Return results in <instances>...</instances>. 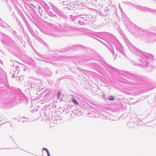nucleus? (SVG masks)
Here are the masks:
<instances>
[{
  "instance_id": "obj_1",
  "label": "nucleus",
  "mask_w": 156,
  "mask_h": 156,
  "mask_svg": "<svg viewBox=\"0 0 156 156\" xmlns=\"http://www.w3.org/2000/svg\"><path fill=\"white\" fill-rule=\"evenodd\" d=\"M108 99L110 101H113L115 100V98L114 96L110 95L108 97Z\"/></svg>"
},
{
  "instance_id": "obj_2",
  "label": "nucleus",
  "mask_w": 156,
  "mask_h": 156,
  "mask_svg": "<svg viewBox=\"0 0 156 156\" xmlns=\"http://www.w3.org/2000/svg\"><path fill=\"white\" fill-rule=\"evenodd\" d=\"M71 100L72 101V102L74 104H75L76 105H78V103L77 101L74 98H72L71 99Z\"/></svg>"
},
{
  "instance_id": "obj_3",
  "label": "nucleus",
  "mask_w": 156,
  "mask_h": 156,
  "mask_svg": "<svg viewBox=\"0 0 156 156\" xmlns=\"http://www.w3.org/2000/svg\"><path fill=\"white\" fill-rule=\"evenodd\" d=\"M43 149L44 150H45V151H46V152H47V155L49 154H50L49 153V152L48 151V150L47 148H43Z\"/></svg>"
},
{
  "instance_id": "obj_4",
  "label": "nucleus",
  "mask_w": 156,
  "mask_h": 156,
  "mask_svg": "<svg viewBox=\"0 0 156 156\" xmlns=\"http://www.w3.org/2000/svg\"><path fill=\"white\" fill-rule=\"evenodd\" d=\"M60 94H61L60 92H59V93H58V97H57V98L58 99L59 98V97H60Z\"/></svg>"
},
{
  "instance_id": "obj_5",
  "label": "nucleus",
  "mask_w": 156,
  "mask_h": 156,
  "mask_svg": "<svg viewBox=\"0 0 156 156\" xmlns=\"http://www.w3.org/2000/svg\"><path fill=\"white\" fill-rule=\"evenodd\" d=\"M48 156H50V154L48 155Z\"/></svg>"
}]
</instances>
